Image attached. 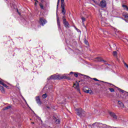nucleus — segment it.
<instances>
[{"mask_svg": "<svg viewBox=\"0 0 128 128\" xmlns=\"http://www.w3.org/2000/svg\"><path fill=\"white\" fill-rule=\"evenodd\" d=\"M51 80H70V78L66 76L52 75L50 76Z\"/></svg>", "mask_w": 128, "mask_h": 128, "instance_id": "1", "label": "nucleus"}, {"mask_svg": "<svg viewBox=\"0 0 128 128\" xmlns=\"http://www.w3.org/2000/svg\"><path fill=\"white\" fill-rule=\"evenodd\" d=\"M76 114L82 118L86 116V111L84 110L82 108H78L76 109Z\"/></svg>", "mask_w": 128, "mask_h": 128, "instance_id": "2", "label": "nucleus"}, {"mask_svg": "<svg viewBox=\"0 0 128 128\" xmlns=\"http://www.w3.org/2000/svg\"><path fill=\"white\" fill-rule=\"evenodd\" d=\"M64 6H66V4H64V0H61V8H62V14H63V16H65L66 12Z\"/></svg>", "mask_w": 128, "mask_h": 128, "instance_id": "3", "label": "nucleus"}, {"mask_svg": "<svg viewBox=\"0 0 128 128\" xmlns=\"http://www.w3.org/2000/svg\"><path fill=\"white\" fill-rule=\"evenodd\" d=\"M100 8H106V0H102L98 4Z\"/></svg>", "mask_w": 128, "mask_h": 128, "instance_id": "4", "label": "nucleus"}, {"mask_svg": "<svg viewBox=\"0 0 128 128\" xmlns=\"http://www.w3.org/2000/svg\"><path fill=\"white\" fill-rule=\"evenodd\" d=\"M73 88H76L78 92H80V83L76 82L74 84Z\"/></svg>", "mask_w": 128, "mask_h": 128, "instance_id": "5", "label": "nucleus"}, {"mask_svg": "<svg viewBox=\"0 0 128 128\" xmlns=\"http://www.w3.org/2000/svg\"><path fill=\"white\" fill-rule=\"evenodd\" d=\"M102 123H98V122H95L94 124H92V126H94V128H96H96H102Z\"/></svg>", "mask_w": 128, "mask_h": 128, "instance_id": "6", "label": "nucleus"}, {"mask_svg": "<svg viewBox=\"0 0 128 128\" xmlns=\"http://www.w3.org/2000/svg\"><path fill=\"white\" fill-rule=\"evenodd\" d=\"M39 22L40 24H42V26H44V24H46V22H48L46 21V20H44L42 18H40Z\"/></svg>", "mask_w": 128, "mask_h": 128, "instance_id": "7", "label": "nucleus"}, {"mask_svg": "<svg viewBox=\"0 0 128 128\" xmlns=\"http://www.w3.org/2000/svg\"><path fill=\"white\" fill-rule=\"evenodd\" d=\"M63 24L66 28H70V23H68V22L66 20H64L63 21Z\"/></svg>", "mask_w": 128, "mask_h": 128, "instance_id": "8", "label": "nucleus"}, {"mask_svg": "<svg viewBox=\"0 0 128 128\" xmlns=\"http://www.w3.org/2000/svg\"><path fill=\"white\" fill-rule=\"evenodd\" d=\"M109 114H110V116H112V118H114V120H117L118 119V116H116V114H114V112H110Z\"/></svg>", "mask_w": 128, "mask_h": 128, "instance_id": "9", "label": "nucleus"}, {"mask_svg": "<svg viewBox=\"0 0 128 128\" xmlns=\"http://www.w3.org/2000/svg\"><path fill=\"white\" fill-rule=\"evenodd\" d=\"M56 20L58 28L60 30V17L58 16V14H56Z\"/></svg>", "mask_w": 128, "mask_h": 128, "instance_id": "10", "label": "nucleus"}, {"mask_svg": "<svg viewBox=\"0 0 128 128\" xmlns=\"http://www.w3.org/2000/svg\"><path fill=\"white\" fill-rule=\"evenodd\" d=\"M36 100L38 104H42V101H40V96H36Z\"/></svg>", "mask_w": 128, "mask_h": 128, "instance_id": "11", "label": "nucleus"}, {"mask_svg": "<svg viewBox=\"0 0 128 128\" xmlns=\"http://www.w3.org/2000/svg\"><path fill=\"white\" fill-rule=\"evenodd\" d=\"M110 48H112L114 50H116V44H114L112 43L110 45Z\"/></svg>", "mask_w": 128, "mask_h": 128, "instance_id": "12", "label": "nucleus"}, {"mask_svg": "<svg viewBox=\"0 0 128 128\" xmlns=\"http://www.w3.org/2000/svg\"><path fill=\"white\" fill-rule=\"evenodd\" d=\"M0 90L2 92V94L6 93V90H4V86H0Z\"/></svg>", "mask_w": 128, "mask_h": 128, "instance_id": "13", "label": "nucleus"}, {"mask_svg": "<svg viewBox=\"0 0 128 128\" xmlns=\"http://www.w3.org/2000/svg\"><path fill=\"white\" fill-rule=\"evenodd\" d=\"M84 92H86V94H92L93 92H92V90H84Z\"/></svg>", "mask_w": 128, "mask_h": 128, "instance_id": "14", "label": "nucleus"}, {"mask_svg": "<svg viewBox=\"0 0 128 128\" xmlns=\"http://www.w3.org/2000/svg\"><path fill=\"white\" fill-rule=\"evenodd\" d=\"M102 128H112V126H108L106 124H102V126H101Z\"/></svg>", "mask_w": 128, "mask_h": 128, "instance_id": "15", "label": "nucleus"}, {"mask_svg": "<svg viewBox=\"0 0 128 128\" xmlns=\"http://www.w3.org/2000/svg\"><path fill=\"white\" fill-rule=\"evenodd\" d=\"M74 74V76L75 78H78V72H70V74Z\"/></svg>", "mask_w": 128, "mask_h": 128, "instance_id": "16", "label": "nucleus"}, {"mask_svg": "<svg viewBox=\"0 0 128 128\" xmlns=\"http://www.w3.org/2000/svg\"><path fill=\"white\" fill-rule=\"evenodd\" d=\"M96 60L97 62H104V60H102V58L100 57L96 58Z\"/></svg>", "mask_w": 128, "mask_h": 128, "instance_id": "17", "label": "nucleus"}, {"mask_svg": "<svg viewBox=\"0 0 128 128\" xmlns=\"http://www.w3.org/2000/svg\"><path fill=\"white\" fill-rule=\"evenodd\" d=\"M118 104H120V108H124V104L122 102L118 101Z\"/></svg>", "mask_w": 128, "mask_h": 128, "instance_id": "18", "label": "nucleus"}, {"mask_svg": "<svg viewBox=\"0 0 128 128\" xmlns=\"http://www.w3.org/2000/svg\"><path fill=\"white\" fill-rule=\"evenodd\" d=\"M54 120L56 122V124H60V121L58 119H56V118L54 117Z\"/></svg>", "mask_w": 128, "mask_h": 128, "instance_id": "19", "label": "nucleus"}, {"mask_svg": "<svg viewBox=\"0 0 128 128\" xmlns=\"http://www.w3.org/2000/svg\"><path fill=\"white\" fill-rule=\"evenodd\" d=\"M112 54H113L115 58L118 57V52L116 51H114Z\"/></svg>", "mask_w": 128, "mask_h": 128, "instance_id": "20", "label": "nucleus"}, {"mask_svg": "<svg viewBox=\"0 0 128 128\" xmlns=\"http://www.w3.org/2000/svg\"><path fill=\"white\" fill-rule=\"evenodd\" d=\"M12 108V106H9L3 108V110H10Z\"/></svg>", "mask_w": 128, "mask_h": 128, "instance_id": "21", "label": "nucleus"}, {"mask_svg": "<svg viewBox=\"0 0 128 128\" xmlns=\"http://www.w3.org/2000/svg\"><path fill=\"white\" fill-rule=\"evenodd\" d=\"M82 20V24H83V26H84V22H86V18L84 17H82L81 18Z\"/></svg>", "mask_w": 128, "mask_h": 128, "instance_id": "22", "label": "nucleus"}, {"mask_svg": "<svg viewBox=\"0 0 128 128\" xmlns=\"http://www.w3.org/2000/svg\"><path fill=\"white\" fill-rule=\"evenodd\" d=\"M0 84H2V86H4V88L6 87V84H5L2 81L0 80Z\"/></svg>", "mask_w": 128, "mask_h": 128, "instance_id": "23", "label": "nucleus"}, {"mask_svg": "<svg viewBox=\"0 0 128 128\" xmlns=\"http://www.w3.org/2000/svg\"><path fill=\"white\" fill-rule=\"evenodd\" d=\"M92 80H95V82H104V81L96 79V78H93Z\"/></svg>", "mask_w": 128, "mask_h": 128, "instance_id": "24", "label": "nucleus"}, {"mask_svg": "<svg viewBox=\"0 0 128 128\" xmlns=\"http://www.w3.org/2000/svg\"><path fill=\"white\" fill-rule=\"evenodd\" d=\"M103 34H105V36H108V32L106 30H103Z\"/></svg>", "mask_w": 128, "mask_h": 128, "instance_id": "25", "label": "nucleus"}, {"mask_svg": "<svg viewBox=\"0 0 128 128\" xmlns=\"http://www.w3.org/2000/svg\"><path fill=\"white\" fill-rule=\"evenodd\" d=\"M42 98H48V94H44L42 96Z\"/></svg>", "mask_w": 128, "mask_h": 128, "instance_id": "26", "label": "nucleus"}, {"mask_svg": "<svg viewBox=\"0 0 128 128\" xmlns=\"http://www.w3.org/2000/svg\"><path fill=\"white\" fill-rule=\"evenodd\" d=\"M108 90L111 92H114V89L113 88H108Z\"/></svg>", "mask_w": 128, "mask_h": 128, "instance_id": "27", "label": "nucleus"}, {"mask_svg": "<svg viewBox=\"0 0 128 128\" xmlns=\"http://www.w3.org/2000/svg\"><path fill=\"white\" fill-rule=\"evenodd\" d=\"M84 42L85 44H86V46L88 45V42L86 40V39L84 40Z\"/></svg>", "mask_w": 128, "mask_h": 128, "instance_id": "28", "label": "nucleus"}, {"mask_svg": "<svg viewBox=\"0 0 128 128\" xmlns=\"http://www.w3.org/2000/svg\"><path fill=\"white\" fill-rule=\"evenodd\" d=\"M118 90H119V92H122V94H124V92H125L124 90L120 88H119Z\"/></svg>", "mask_w": 128, "mask_h": 128, "instance_id": "29", "label": "nucleus"}, {"mask_svg": "<svg viewBox=\"0 0 128 128\" xmlns=\"http://www.w3.org/2000/svg\"><path fill=\"white\" fill-rule=\"evenodd\" d=\"M60 4V0H58V2H57V6H56V8L58 10V5Z\"/></svg>", "mask_w": 128, "mask_h": 128, "instance_id": "30", "label": "nucleus"}, {"mask_svg": "<svg viewBox=\"0 0 128 128\" xmlns=\"http://www.w3.org/2000/svg\"><path fill=\"white\" fill-rule=\"evenodd\" d=\"M62 20L63 22L64 20H66V16L64 15V16H62Z\"/></svg>", "mask_w": 128, "mask_h": 128, "instance_id": "31", "label": "nucleus"}, {"mask_svg": "<svg viewBox=\"0 0 128 128\" xmlns=\"http://www.w3.org/2000/svg\"><path fill=\"white\" fill-rule=\"evenodd\" d=\"M106 84H109V86H110V88H112V86H114V84H110L108 82H106Z\"/></svg>", "mask_w": 128, "mask_h": 128, "instance_id": "32", "label": "nucleus"}, {"mask_svg": "<svg viewBox=\"0 0 128 128\" xmlns=\"http://www.w3.org/2000/svg\"><path fill=\"white\" fill-rule=\"evenodd\" d=\"M40 8H42V10H44V5H42V4H40Z\"/></svg>", "mask_w": 128, "mask_h": 128, "instance_id": "33", "label": "nucleus"}, {"mask_svg": "<svg viewBox=\"0 0 128 128\" xmlns=\"http://www.w3.org/2000/svg\"><path fill=\"white\" fill-rule=\"evenodd\" d=\"M123 16L125 18H128V14H123Z\"/></svg>", "mask_w": 128, "mask_h": 128, "instance_id": "34", "label": "nucleus"}, {"mask_svg": "<svg viewBox=\"0 0 128 128\" xmlns=\"http://www.w3.org/2000/svg\"><path fill=\"white\" fill-rule=\"evenodd\" d=\"M122 8H126V10L128 8V6L126 5L123 4L122 5Z\"/></svg>", "mask_w": 128, "mask_h": 128, "instance_id": "35", "label": "nucleus"}, {"mask_svg": "<svg viewBox=\"0 0 128 128\" xmlns=\"http://www.w3.org/2000/svg\"><path fill=\"white\" fill-rule=\"evenodd\" d=\"M96 86H100V84L98 83H96Z\"/></svg>", "mask_w": 128, "mask_h": 128, "instance_id": "36", "label": "nucleus"}, {"mask_svg": "<svg viewBox=\"0 0 128 128\" xmlns=\"http://www.w3.org/2000/svg\"><path fill=\"white\" fill-rule=\"evenodd\" d=\"M46 108H48V109H50V106H46Z\"/></svg>", "mask_w": 128, "mask_h": 128, "instance_id": "37", "label": "nucleus"}, {"mask_svg": "<svg viewBox=\"0 0 128 128\" xmlns=\"http://www.w3.org/2000/svg\"><path fill=\"white\" fill-rule=\"evenodd\" d=\"M5 88H8V85H6L5 86Z\"/></svg>", "mask_w": 128, "mask_h": 128, "instance_id": "38", "label": "nucleus"}, {"mask_svg": "<svg viewBox=\"0 0 128 128\" xmlns=\"http://www.w3.org/2000/svg\"><path fill=\"white\" fill-rule=\"evenodd\" d=\"M24 102H25L26 104H27L28 106V102H26V100Z\"/></svg>", "mask_w": 128, "mask_h": 128, "instance_id": "39", "label": "nucleus"}, {"mask_svg": "<svg viewBox=\"0 0 128 128\" xmlns=\"http://www.w3.org/2000/svg\"><path fill=\"white\" fill-rule=\"evenodd\" d=\"M37 4H38V2H36L34 4L35 6H36Z\"/></svg>", "mask_w": 128, "mask_h": 128, "instance_id": "40", "label": "nucleus"}, {"mask_svg": "<svg viewBox=\"0 0 128 128\" xmlns=\"http://www.w3.org/2000/svg\"><path fill=\"white\" fill-rule=\"evenodd\" d=\"M34 2H38V0H34Z\"/></svg>", "mask_w": 128, "mask_h": 128, "instance_id": "41", "label": "nucleus"}, {"mask_svg": "<svg viewBox=\"0 0 128 128\" xmlns=\"http://www.w3.org/2000/svg\"><path fill=\"white\" fill-rule=\"evenodd\" d=\"M102 62H106V61L104 60V61H102Z\"/></svg>", "mask_w": 128, "mask_h": 128, "instance_id": "42", "label": "nucleus"}, {"mask_svg": "<svg viewBox=\"0 0 128 128\" xmlns=\"http://www.w3.org/2000/svg\"><path fill=\"white\" fill-rule=\"evenodd\" d=\"M23 100H24V102L26 100V99L24 98H23Z\"/></svg>", "mask_w": 128, "mask_h": 128, "instance_id": "43", "label": "nucleus"}, {"mask_svg": "<svg viewBox=\"0 0 128 128\" xmlns=\"http://www.w3.org/2000/svg\"><path fill=\"white\" fill-rule=\"evenodd\" d=\"M18 14H20L19 12H18Z\"/></svg>", "mask_w": 128, "mask_h": 128, "instance_id": "44", "label": "nucleus"}, {"mask_svg": "<svg viewBox=\"0 0 128 128\" xmlns=\"http://www.w3.org/2000/svg\"><path fill=\"white\" fill-rule=\"evenodd\" d=\"M32 124H34V122H32Z\"/></svg>", "mask_w": 128, "mask_h": 128, "instance_id": "45", "label": "nucleus"}]
</instances>
